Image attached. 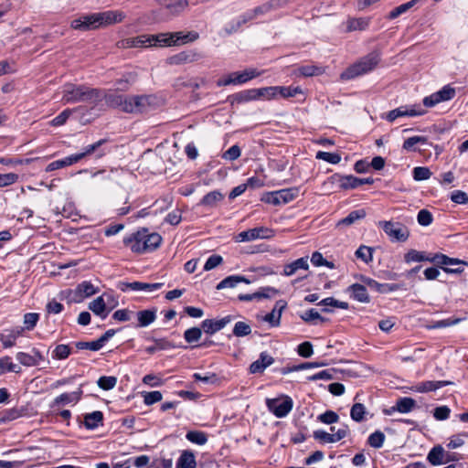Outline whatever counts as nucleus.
<instances>
[{
	"instance_id": "f257e3e1",
	"label": "nucleus",
	"mask_w": 468,
	"mask_h": 468,
	"mask_svg": "<svg viewBox=\"0 0 468 468\" xmlns=\"http://www.w3.org/2000/svg\"><path fill=\"white\" fill-rule=\"evenodd\" d=\"M125 15L122 11L109 10L99 13L83 15L70 23V27L80 31L96 30L112 24L122 22Z\"/></svg>"
},
{
	"instance_id": "f03ea898",
	"label": "nucleus",
	"mask_w": 468,
	"mask_h": 468,
	"mask_svg": "<svg viewBox=\"0 0 468 468\" xmlns=\"http://www.w3.org/2000/svg\"><path fill=\"white\" fill-rule=\"evenodd\" d=\"M102 97L103 90L87 85L68 82L62 87V101L64 103L86 102L97 105L101 101Z\"/></svg>"
},
{
	"instance_id": "7ed1b4c3",
	"label": "nucleus",
	"mask_w": 468,
	"mask_h": 468,
	"mask_svg": "<svg viewBox=\"0 0 468 468\" xmlns=\"http://www.w3.org/2000/svg\"><path fill=\"white\" fill-rule=\"evenodd\" d=\"M162 237L158 233H150L147 229H141L123 238V244L133 253L144 254L160 246Z\"/></svg>"
},
{
	"instance_id": "20e7f679",
	"label": "nucleus",
	"mask_w": 468,
	"mask_h": 468,
	"mask_svg": "<svg viewBox=\"0 0 468 468\" xmlns=\"http://www.w3.org/2000/svg\"><path fill=\"white\" fill-rule=\"evenodd\" d=\"M404 261L406 263L429 261L441 267L447 273H460V268L452 269L450 265H460L463 263L461 260L450 258L442 253L428 254L425 251H419L416 250H410L404 255Z\"/></svg>"
},
{
	"instance_id": "39448f33",
	"label": "nucleus",
	"mask_w": 468,
	"mask_h": 468,
	"mask_svg": "<svg viewBox=\"0 0 468 468\" xmlns=\"http://www.w3.org/2000/svg\"><path fill=\"white\" fill-rule=\"evenodd\" d=\"M380 61V54L378 51H372L361 58L356 63L349 66L340 75L341 80H349L374 70Z\"/></svg>"
},
{
	"instance_id": "423d86ee",
	"label": "nucleus",
	"mask_w": 468,
	"mask_h": 468,
	"mask_svg": "<svg viewBox=\"0 0 468 468\" xmlns=\"http://www.w3.org/2000/svg\"><path fill=\"white\" fill-rule=\"evenodd\" d=\"M158 105V99L154 95L128 96L125 112L133 114L145 113L153 111Z\"/></svg>"
},
{
	"instance_id": "0eeeda50",
	"label": "nucleus",
	"mask_w": 468,
	"mask_h": 468,
	"mask_svg": "<svg viewBox=\"0 0 468 468\" xmlns=\"http://www.w3.org/2000/svg\"><path fill=\"white\" fill-rule=\"evenodd\" d=\"M156 42L158 43L159 47H170L193 42L199 37V35L195 31L187 33L180 31L175 33H160L156 35Z\"/></svg>"
},
{
	"instance_id": "6e6552de",
	"label": "nucleus",
	"mask_w": 468,
	"mask_h": 468,
	"mask_svg": "<svg viewBox=\"0 0 468 468\" xmlns=\"http://www.w3.org/2000/svg\"><path fill=\"white\" fill-rule=\"evenodd\" d=\"M156 38V35H141L121 39L116 43V47L121 49L159 47Z\"/></svg>"
},
{
	"instance_id": "1a4fd4ad",
	"label": "nucleus",
	"mask_w": 468,
	"mask_h": 468,
	"mask_svg": "<svg viewBox=\"0 0 468 468\" xmlns=\"http://www.w3.org/2000/svg\"><path fill=\"white\" fill-rule=\"evenodd\" d=\"M261 74V71L256 69H246L243 71H236L230 73L227 78L220 79L218 80V86H228V85H237L243 84Z\"/></svg>"
},
{
	"instance_id": "9d476101",
	"label": "nucleus",
	"mask_w": 468,
	"mask_h": 468,
	"mask_svg": "<svg viewBox=\"0 0 468 468\" xmlns=\"http://www.w3.org/2000/svg\"><path fill=\"white\" fill-rule=\"evenodd\" d=\"M427 460L431 465L438 466L458 461L459 457L458 453L447 452L441 445H436L429 452Z\"/></svg>"
},
{
	"instance_id": "9b49d317",
	"label": "nucleus",
	"mask_w": 468,
	"mask_h": 468,
	"mask_svg": "<svg viewBox=\"0 0 468 468\" xmlns=\"http://www.w3.org/2000/svg\"><path fill=\"white\" fill-rule=\"evenodd\" d=\"M266 406L268 410L277 418H284L292 410V399L286 396L283 399H267Z\"/></svg>"
},
{
	"instance_id": "f8f14e48",
	"label": "nucleus",
	"mask_w": 468,
	"mask_h": 468,
	"mask_svg": "<svg viewBox=\"0 0 468 468\" xmlns=\"http://www.w3.org/2000/svg\"><path fill=\"white\" fill-rule=\"evenodd\" d=\"M456 95V90L451 85L443 86L440 90L426 96L422 103L427 108L434 107L435 105L452 100Z\"/></svg>"
},
{
	"instance_id": "ddd939ff",
	"label": "nucleus",
	"mask_w": 468,
	"mask_h": 468,
	"mask_svg": "<svg viewBox=\"0 0 468 468\" xmlns=\"http://www.w3.org/2000/svg\"><path fill=\"white\" fill-rule=\"evenodd\" d=\"M384 232L396 241L404 242L410 237V231L407 227L399 222L382 221L379 222Z\"/></svg>"
},
{
	"instance_id": "4468645a",
	"label": "nucleus",
	"mask_w": 468,
	"mask_h": 468,
	"mask_svg": "<svg viewBox=\"0 0 468 468\" xmlns=\"http://www.w3.org/2000/svg\"><path fill=\"white\" fill-rule=\"evenodd\" d=\"M426 113V111L422 109L420 105H403L399 108H396L392 111H389L386 114V119L389 122H393L399 117H414V116H421Z\"/></svg>"
},
{
	"instance_id": "2eb2a0df",
	"label": "nucleus",
	"mask_w": 468,
	"mask_h": 468,
	"mask_svg": "<svg viewBox=\"0 0 468 468\" xmlns=\"http://www.w3.org/2000/svg\"><path fill=\"white\" fill-rule=\"evenodd\" d=\"M24 328L21 326H15L5 328L0 331V342L5 349L13 347L16 345V339L23 335Z\"/></svg>"
},
{
	"instance_id": "dca6fc26",
	"label": "nucleus",
	"mask_w": 468,
	"mask_h": 468,
	"mask_svg": "<svg viewBox=\"0 0 468 468\" xmlns=\"http://www.w3.org/2000/svg\"><path fill=\"white\" fill-rule=\"evenodd\" d=\"M233 320L232 315H227L221 319H206L201 323V328L207 335H214L215 333L223 329L228 324Z\"/></svg>"
},
{
	"instance_id": "f3484780",
	"label": "nucleus",
	"mask_w": 468,
	"mask_h": 468,
	"mask_svg": "<svg viewBox=\"0 0 468 468\" xmlns=\"http://www.w3.org/2000/svg\"><path fill=\"white\" fill-rule=\"evenodd\" d=\"M82 393V385H80L75 391L69 393H62L61 395L55 398L51 404V407L55 408L69 404L75 405L80 400Z\"/></svg>"
},
{
	"instance_id": "a211bd4d",
	"label": "nucleus",
	"mask_w": 468,
	"mask_h": 468,
	"mask_svg": "<svg viewBox=\"0 0 468 468\" xmlns=\"http://www.w3.org/2000/svg\"><path fill=\"white\" fill-rule=\"evenodd\" d=\"M274 362V358L270 356L267 352H261L259 359L252 362L250 366V373L257 374L262 373L266 367L271 366Z\"/></svg>"
},
{
	"instance_id": "6ab92c4d",
	"label": "nucleus",
	"mask_w": 468,
	"mask_h": 468,
	"mask_svg": "<svg viewBox=\"0 0 468 468\" xmlns=\"http://www.w3.org/2000/svg\"><path fill=\"white\" fill-rule=\"evenodd\" d=\"M332 180L339 184V187L344 190L354 189L359 186L360 178L352 175L342 176L335 174L332 176Z\"/></svg>"
},
{
	"instance_id": "aec40b11",
	"label": "nucleus",
	"mask_w": 468,
	"mask_h": 468,
	"mask_svg": "<svg viewBox=\"0 0 468 468\" xmlns=\"http://www.w3.org/2000/svg\"><path fill=\"white\" fill-rule=\"evenodd\" d=\"M309 263H308V257H302L300 259H297L296 261L285 264L283 266V271L282 272L284 276H292L295 274L299 270H308Z\"/></svg>"
},
{
	"instance_id": "412c9836",
	"label": "nucleus",
	"mask_w": 468,
	"mask_h": 468,
	"mask_svg": "<svg viewBox=\"0 0 468 468\" xmlns=\"http://www.w3.org/2000/svg\"><path fill=\"white\" fill-rule=\"evenodd\" d=\"M452 384H453V382L449 381V380H439V381L429 380V381H423V382L418 383L417 385H415L414 389L417 392L424 393V392L434 391V390H437L439 388H441L443 387L452 385Z\"/></svg>"
},
{
	"instance_id": "4be33fe9",
	"label": "nucleus",
	"mask_w": 468,
	"mask_h": 468,
	"mask_svg": "<svg viewBox=\"0 0 468 468\" xmlns=\"http://www.w3.org/2000/svg\"><path fill=\"white\" fill-rule=\"evenodd\" d=\"M102 99H105L106 103L110 107L118 108L122 112H125V105L127 103L128 96L121 95V94H115V93L106 94L103 91Z\"/></svg>"
},
{
	"instance_id": "5701e85b",
	"label": "nucleus",
	"mask_w": 468,
	"mask_h": 468,
	"mask_svg": "<svg viewBox=\"0 0 468 468\" xmlns=\"http://www.w3.org/2000/svg\"><path fill=\"white\" fill-rule=\"evenodd\" d=\"M97 292V290L90 282H83L80 283L74 291L75 302L81 301L84 297H90Z\"/></svg>"
},
{
	"instance_id": "b1692460",
	"label": "nucleus",
	"mask_w": 468,
	"mask_h": 468,
	"mask_svg": "<svg viewBox=\"0 0 468 468\" xmlns=\"http://www.w3.org/2000/svg\"><path fill=\"white\" fill-rule=\"evenodd\" d=\"M362 282L368 286L371 290H374L380 293H386L388 292H393L398 289L397 284H389V283H379L376 280H373L368 277H363Z\"/></svg>"
},
{
	"instance_id": "393cba45",
	"label": "nucleus",
	"mask_w": 468,
	"mask_h": 468,
	"mask_svg": "<svg viewBox=\"0 0 468 468\" xmlns=\"http://www.w3.org/2000/svg\"><path fill=\"white\" fill-rule=\"evenodd\" d=\"M89 309L101 319H105L110 312L107 310L104 295L99 296L89 303Z\"/></svg>"
},
{
	"instance_id": "a878e982",
	"label": "nucleus",
	"mask_w": 468,
	"mask_h": 468,
	"mask_svg": "<svg viewBox=\"0 0 468 468\" xmlns=\"http://www.w3.org/2000/svg\"><path fill=\"white\" fill-rule=\"evenodd\" d=\"M254 17L251 14H244L240 17L237 18L236 20H233L229 22L225 28L223 29L224 34H221V36H229L233 33H236L239 31V29L249 20L252 19Z\"/></svg>"
},
{
	"instance_id": "bb28decb",
	"label": "nucleus",
	"mask_w": 468,
	"mask_h": 468,
	"mask_svg": "<svg viewBox=\"0 0 468 468\" xmlns=\"http://www.w3.org/2000/svg\"><path fill=\"white\" fill-rule=\"evenodd\" d=\"M123 285L125 286V288H122V291H125V289H130L132 291L154 292L155 290L162 288L164 283H162V282L147 283V282H126Z\"/></svg>"
},
{
	"instance_id": "cd10ccee",
	"label": "nucleus",
	"mask_w": 468,
	"mask_h": 468,
	"mask_svg": "<svg viewBox=\"0 0 468 468\" xmlns=\"http://www.w3.org/2000/svg\"><path fill=\"white\" fill-rule=\"evenodd\" d=\"M106 142H107L106 139H101V140L97 141L96 143L86 146L82 153L75 154H73V156L76 157V158L78 157V162H79L82 158H84V157H86V156H88V155H90L91 154H94V153L98 152L97 157L100 158V157H101V156H103L105 154V152L102 151V150H100V148Z\"/></svg>"
},
{
	"instance_id": "c85d7f7f",
	"label": "nucleus",
	"mask_w": 468,
	"mask_h": 468,
	"mask_svg": "<svg viewBox=\"0 0 468 468\" xmlns=\"http://www.w3.org/2000/svg\"><path fill=\"white\" fill-rule=\"evenodd\" d=\"M106 142H107L106 139H101V140L97 141L96 143L86 146L82 153L75 154H73V156L76 157V158L78 157V162H79L82 158H84V157H86V156H88V155H90L91 154H94V153L98 152L97 157L100 158V157H101V156H103L105 154V152L102 151V150H100V148Z\"/></svg>"
},
{
	"instance_id": "c756f323",
	"label": "nucleus",
	"mask_w": 468,
	"mask_h": 468,
	"mask_svg": "<svg viewBox=\"0 0 468 468\" xmlns=\"http://www.w3.org/2000/svg\"><path fill=\"white\" fill-rule=\"evenodd\" d=\"M197 461L195 453L190 450H185L177 459L176 468H196Z\"/></svg>"
},
{
	"instance_id": "7c9ffc66",
	"label": "nucleus",
	"mask_w": 468,
	"mask_h": 468,
	"mask_svg": "<svg viewBox=\"0 0 468 468\" xmlns=\"http://www.w3.org/2000/svg\"><path fill=\"white\" fill-rule=\"evenodd\" d=\"M347 292L357 302L368 303L370 300L366 287L362 284L354 283L347 288Z\"/></svg>"
},
{
	"instance_id": "2f4dec72",
	"label": "nucleus",
	"mask_w": 468,
	"mask_h": 468,
	"mask_svg": "<svg viewBox=\"0 0 468 468\" xmlns=\"http://www.w3.org/2000/svg\"><path fill=\"white\" fill-rule=\"evenodd\" d=\"M229 101L233 103H243L250 101H255L257 99L256 89L245 90L239 92H237L229 97Z\"/></svg>"
},
{
	"instance_id": "473e14b6",
	"label": "nucleus",
	"mask_w": 468,
	"mask_h": 468,
	"mask_svg": "<svg viewBox=\"0 0 468 468\" xmlns=\"http://www.w3.org/2000/svg\"><path fill=\"white\" fill-rule=\"evenodd\" d=\"M103 413L100 410H95L91 413H87L84 416L83 424L88 430H94L100 425H102Z\"/></svg>"
},
{
	"instance_id": "72a5a7b5",
	"label": "nucleus",
	"mask_w": 468,
	"mask_h": 468,
	"mask_svg": "<svg viewBox=\"0 0 468 468\" xmlns=\"http://www.w3.org/2000/svg\"><path fill=\"white\" fill-rule=\"evenodd\" d=\"M244 282V283H250V281L247 279L245 276L241 275H230L223 279L217 285V290H222L225 288H234L239 283Z\"/></svg>"
},
{
	"instance_id": "f704fd0d",
	"label": "nucleus",
	"mask_w": 468,
	"mask_h": 468,
	"mask_svg": "<svg viewBox=\"0 0 468 468\" xmlns=\"http://www.w3.org/2000/svg\"><path fill=\"white\" fill-rule=\"evenodd\" d=\"M196 60V54L190 51H182L169 57L166 62L170 65H182Z\"/></svg>"
},
{
	"instance_id": "c9c22d12",
	"label": "nucleus",
	"mask_w": 468,
	"mask_h": 468,
	"mask_svg": "<svg viewBox=\"0 0 468 468\" xmlns=\"http://www.w3.org/2000/svg\"><path fill=\"white\" fill-rule=\"evenodd\" d=\"M154 345L147 346L145 351L148 354H154L160 350L175 348L176 346L165 338H153Z\"/></svg>"
},
{
	"instance_id": "e433bc0d",
	"label": "nucleus",
	"mask_w": 468,
	"mask_h": 468,
	"mask_svg": "<svg viewBox=\"0 0 468 468\" xmlns=\"http://www.w3.org/2000/svg\"><path fill=\"white\" fill-rule=\"evenodd\" d=\"M370 19L367 17L349 18L346 21V31L365 30L369 26Z\"/></svg>"
},
{
	"instance_id": "4c0bfd02",
	"label": "nucleus",
	"mask_w": 468,
	"mask_h": 468,
	"mask_svg": "<svg viewBox=\"0 0 468 468\" xmlns=\"http://www.w3.org/2000/svg\"><path fill=\"white\" fill-rule=\"evenodd\" d=\"M223 197L224 196L221 192L214 190L205 195L200 200L199 205L214 207L219 201L223 199Z\"/></svg>"
},
{
	"instance_id": "58836bf2",
	"label": "nucleus",
	"mask_w": 468,
	"mask_h": 468,
	"mask_svg": "<svg viewBox=\"0 0 468 468\" xmlns=\"http://www.w3.org/2000/svg\"><path fill=\"white\" fill-rule=\"evenodd\" d=\"M138 327H146L151 324L156 318L154 310H143L137 313Z\"/></svg>"
},
{
	"instance_id": "ea45409f",
	"label": "nucleus",
	"mask_w": 468,
	"mask_h": 468,
	"mask_svg": "<svg viewBox=\"0 0 468 468\" xmlns=\"http://www.w3.org/2000/svg\"><path fill=\"white\" fill-rule=\"evenodd\" d=\"M78 163V157H74L73 154L69 155V156H67L63 159H60V160H56L50 164L48 165V166L46 167V171L47 172H51V171H55L57 169H60V168H63V167H66V166H69L73 164H76Z\"/></svg>"
},
{
	"instance_id": "a19ab883",
	"label": "nucleus",
	"mask_w": 468,
	"mask_h": 468,
	"mask_svg": "<svg viewBox=\"0 0 468 468\" xmlns=\"http://www.w3.org/2000/svg\"><path fill=\"white\" fill-rule=\"evenodd\" d=\"M367 213L365 209H356L351 211L346 218L338 221L337 226H350L358 219H362L366 217Z\"/></svg>"
},
{
	"instance_id": "79ce46f5",
	"label": "nucleus",
	"mask_w": 468,
	"mask_h": 468,
	"mask_svg": "<svg viewBox=\"0 0 468 468\" xmlns=\"http://www.w3.org/2000/svg\"><path fill=\"white\" fill-rule=\"evenodd\" d=\"M158 2L172 13H179L188 5L186 0H158Z\"/></svg>"
},
{
	"instance_id": "37998d69",
	"label": "nucleus",
	"mask_w": 468,
	"mask_h": 468,
	"mask_svg": "<svg viewBox=\"0 0 468 468\" xmlns=\"http://www.w3.org/2000/svg\"><path fill=\"white\" fill-rule=\"evenodd\" d=\"M299 188L291 187L278 190L280 201L282 205L287 204L295 199L299 195Z\"/></svg>"
},
{
	"instance_id": "c03bdc74",
	"label": "nucleus",
	"mask_w": 468,
	"mask_h": 468,
	"mask_svg": "<svg viewBox=\"0 0 468 468\" xmlns=\"http://www.w3.org/2000/svg\"><path fill=\"white\" fill-rule=\"evenodd\" d=\"M21 368L11 361V357L5 356L0 358V376L6 372L19 373Z\"/></svg>"
},
{
	"instance_id": "a18cd8bd",
	"label": "nucleus",
	"mask_w": 468,
	"mask_h": 468,
	"mask_svg": "<svg viewBox=\"0 0 468 468\" xmlns=\"http://www.w3.org/2000/svg\"><path fill=\"white\" fill-rule=\"evenodd\" d=\"M186 438L190 442L197 445H204L207 441V433L201 431H189L186 432Z\"/></svg>"
},
{
	"instance_id": "49530a36",
	"label": "nucleus",
	"mask_w": 468,
	"mask_h": 468,
	"mask_svg": "<svg viewBox=\"0 0 468 468\" xmlns=\"http://www.w3.org/2000/svg\"><path fill=\"white\" fill-rule=\"evenodd\" d=\"M416 405V401L411 398H401L396 402V409L400 413L410 412Z\"/></svg>"
},
{
	"instance_id": "de8ad7c7",
	"label": "nucleus",
	"mask_w": 468,
	"mask_h": 468,
	"mask_svg": "<svg viewBox=\"0 0 468 468\" xmlns=\"http://www.w3.org/2000/svg\"><path fill=\"white\" fill-rule=\"evenodd\" d=\"M84 110L83 107H77L75 109H66L64 110L63 112H61L58 116H56L52 121H51V124L53 126H61L63 125L67 120L69 119V117L70 116V114L73 112H80Z\"/></svg>"
},
{
	"instance_id": "09e8293b",
	"label": "nucleus",
	"mask_w": 468,
	"mask_h": 468,
	"mask_svg": "<svg viewBox=\"0 0 468 468\" xmlns=\"http://www.w3.org/2000/svg\"><path fill=\"white\" fill-rule=\"evenodd\" d=\"M367 413L366 407L362 403H355L350 410V417L356 422H361L365 420Z\"/></svg>"
},
{
	"instance_id": "8fccbe9b",
	"label": "nucleus",
	"mask_w": 468,
	"mask_h": 468,
	"mask_svg": "<svg viewBox=\"0 0 468 468\" xmlns=\"http://www.w3.org/2000/svg\"><path fill=\"white\" fill-rule=\"evenodd\" d=\"M277 97L281 96L282 98H291L294 97L299 93H302V89L300 87H283V86H276Z\"/></svg>"
},
{
	"instance_id": "3c124183",
	"label": "nucleus",
	"mask_w": 468,
	"mask_h": 468,
	"mask_svg": "<svg viewBox=\"0 0 468 468\" xmlns=\"http://www.w3.org/2000/svg\"><path fill=\"white\" fill-rule=\"evenodd\" d=\"M463 320V318L450 317L447 319L432 322L431 324H429L427 326V328L428 329H439V328L452 326V325L459 324Z\"/></svg>"
},
{
	"instance_id": "603ef678",
	"label": "nucleus",
	"mask_w": 468,
	"mask_h": 468,
	"mask_svg": "<svg viewBox=\"0 0 468 468\" xmlns=\"http://www.w3.org/2000/svg\"><path fill=\"white\" fill-rule=\"evenodd\" d=\"M418 0H411L405 4H402L397 7H395L388 16V19H395L400 15L406 13L408 10H410L411 7L414 6V5L417 3Z\"/></svg>"
},
{
	"instance_id": "864d4df0",
	"label": "nucleus",
	"mask_w": 468,
	"mask_h": 468,
	"mask_svg": "<svg viewBox=\"0 0 468 468\" xmlns=\"http://www.w3.org/2000/svg\"><path fill=\"white\" fill-rule=\"evenodd\" d=\"M385 434L380 431H376L372 434L369 435L367 439V443L376 449H379L383 446L385 441Z\"/></svg>"
},
{
	"instance_id": "5fc2aeb1",
	"label": "nucleus",
	"mask_w": 468,
	"mask_h": 468,
	"mask_svg": "<svg viewBox=\"0 0 468 468\" xmlns=\"http://www.w3.org/2000/svg\"><path fill=\"white\" fill-rule=\"evenodd\" d=\"M232 333L237 337L247 336L251 333V327L248 323L239 321L235 324Z\"/></svg>"
},
{
	"instance_id": "6e6d98bb",
	"label": "nucleus",
	"mask_w": 468,
	"mask_h": 468,
	"mask_svg": "<svg viewBox=\"0 0 468 468\" xmlns=\"http://www.w3.org/2000/svg\"><path fill=\"white\" fill-rule=\"evenodd\" d=\"M39 320V314L37 313H27L24 315L23 324L24 331H31L37 325Z\"/></svg>"
},
{
	"instance_id": "4d7b16f0",
	"label": "nucleus",
	"mask_w": 468,
	"mask_h": 468,
	"mask_svg": "<svg viewBox=\"0 0 468 468\" xmlns=\"http://www.w3.org/2000/svg\"><path fill=\"white\" fill-rule=\"evenodd\" d=\"M202 328L199 327H191L185 331L184 338L188 344L197 342L202 335Z\"/></svg>"
},
{
	"instance_id": "13d9d810",
	"label": "nucleus",
	"mask_w": 468,
	"mask_h": 468,
	"mask_svg": "<svg viewBox=\"0 0 468 468\" xmlns=\"http://www.w3.org/2000/svg\"><path fill=\"white\" fill-rule=\"evenodd\" d=\"M257 99L272 100L277 98L276 86L256 89Z\"/></svg>"
},
{
	"instance_id": "bf43d9fd",
	"label": "nucleus",
	"mask_w": 468,
	"mask_h": 468,
	"mask_svg": "<svg viewBox=\"0 0 468 468\" xmlns=\"http://www.w3.org/2000/svg\"><path fill=\"white\" fill-rule=\"evenodd\" d=\"M23 415V410L13 408L4 411L3 416L0 418V424L18 419Z\"/></svg>"
},
{
	"instance_id": "052dcab7",
	"label": "nucleus",
	"mask_w": 468,
	"mask_h": 468,
	"mask_svg": "<svg viewBox=\"0 0 468 468\" xmlns=\"http://www.w3.org/2000/svg\"><path fill=\"white\" fill-rule=\"evenodd\" d=\"M280 293V291L274 287H261L256 292L257 300L270 299Z\"/></svg>"
},
{
	"instance_id": "680f3d73",
	"label": "nucleus",
	"mask_w": 468,
	"mask_h": 468,
	"mask_svg": "<svg viewBox=\"0 0 468 468\" xmlns=\"http://www.w3.org/2000/svg\"><path fill=\"white\" fill-rule=\"evenodd\" d=\"M97 384L100 388L103 390H110L116 386L117 378L112 376H103L98 379Z\"/></svg>"
},
{
	"instance_id": "e2e57ef3",
	"label": "nucleus",
	"mask_w": 468,
	"mask_h": 468,
	"mask_svg": "<svg viewBox=\"0 0 468 468\" xmlns=\"http://www.w3.org/2000/svg\"><path fill=\"white\" fill-rule=\"evenodd\" d=\"M299 74L304 77L318 76L323 73L320 67L314 65H304L298 69Z\"/></svg>"
},
{
	"instance_id": "0e129e2a",
	"label": "nucleus",
	"mask_w": 468,
	"mask_h": 468,
	"mask_svg": "<svg viewBox=\"0 0 468 468\" xmlns=\"http://www.w3.org/2000/svg\"><path fill=\"white\" fill-rule=\"evenodd\" d=\"M426 143L427 138L424 136H412L404 141L402 147L406 151H415L416 149L414 148V146L417 144H424Z\"/></svg>"
},
{
	"instance_id": "69168bd1",
	"label": "nucleus",
	"mask_w": 468,
	"mask_h": 468,
	"mask_svg": "<svg viewBox=\"0 0 468 468\" xmlns=\"http://www.w3.org/2000/svg\"><path fill=\"white\" fill-rule=\"evenodd\" d=\"M315 157L317 159L326 161L333 165L338 164L341 161V156L336 153L319 151L316 153Z\"/></svg>"
},
{
	"instance_id": "338daca9",
	"label": "nucleus",
	"mask_w": 468,
	"mask_h": 468,
	"mask_svg": "<svg viewBox=\"0 0 468 468\" xmlns=\"http://www.w3.org/2000/svg\"><path fill=\"white\" fill-rule=\"evenodd\" d=\"M70 355V348L68 345H58L52 352V357L55 359L62 360L69 357Z\"/></svg>"
},
{
	"instance_id": "774afa93",
	"label": "nucleus",
	"mask_w": 468,
	"mask_h": 468,
	"mask_svg": "<svg viewBox=\"0 0 468 468\" xmlns=\"http://www.w3.org/2000/svg\"><path fill=\"white\" fill-rule=\"evenodd\" d=\"M356 258L362 260L364 262L368 263L372 261V249L367 246H360L356 251Z\"/></svg>"
}]
</instances>
